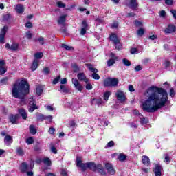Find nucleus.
I'll use <instances>...</instances> for the list:
<instances>
[{
	"label": "nucleus",
	"instance_id": "58836bf2",
	"mask_svg": "<svg viewBox=\"0 0 176 176\" xmlns=\"http://www.w3.org/2000/svg\"><path fill=\"white\" fill-rule=\"evenodd\" d=\"M50 151L54 155H57V148H56L54 144H51Z\"/></svg>",
	"mask_w": 176,
	"mask_h": 176
},
{
	"label": "nucleus",
	"instance_id": "bb28decb",
	"mask_svg": "<svg viewBox=\"0 0 176 176\" xmlns=\"http://www.w3.org/2000/svg\"><path fill=\"white\" fill-rule=\"evenodd\" d=\"M16 11L17 13H23L24 12V7L23 5L18 4L16 7Z\"/></svg>",
	"mask_w": 176,
	"mask_h": 176
},
{
	"label": "nucleus",
	"instance_id": "7c9ffc66",
	"mask_svg": "<svg viewBox=\"0 0 176 176\" xmlns=\"http://www.w3.org/2000/svg\"><path fill=\"white\" fill-rule=\"evenodd\" d=\"M111 94H112V92L110 91H107L104 94L103 98L104 101H108V99L109 98V96H111Z\"/></svg>",
	"mask_w": 176,
	"mask_h": 176
},
{
	"label": "nucleus",
	"instance_id": "8fccbe9b",
	"mask_svg": "<svg viewBox=\"0 0 176 176\" xmlns=\"http://www.w3.org/2000/svg\"><path fill=\"white\" fill-rule=\"evenodd\" d=\"M73 71L74 72H79V67L76 64L72 65Z\"/></svg>",
	"mask_w": 176,
	"mask_h": 176
},
{
	"label": "nucleus",
	"instance_id": "ddd939ff",
	"mask_svg": "<svg viewBox=\"0 0 176 176\" xmlns=\"http://www.w3.org/2000/svg\"><path fill=\"white\" fill-rule=\"evenodd\" d=\"M105 167L106 169L107 170V173L110 174V175H113V174L116 173L112 164L107 163L105 164Z\"/></svg>",
	"mask_w": 176,
	"mask_h": 176
},
{
	"label": "nucleus",
	"instance_id": "a211bd4d",
	"mask_svg": "<svg viewBox=\"0 0 176 176\" xmlns=\"http://www.w3.org/2000/svg\"><path fill=\"white\" fill-rule=\"evenodd\" d=\"M142 162L144 166H149L151 164V160H149V157L146 155H143L142 157Z\"/></svg>",
	"mask_w": 176,
	"mask_h": 176
},
{
	"label": "nucleus",
	"instance_id": "f3484780",
	"mask_svg": "<svg viewBox=\"0 0 176 176\" xmlns=\"http://www.w3.org/2000/svg\"><path fill=\"white\" fill-rule=\"evenodd\" d=\"M139 118L140 119V124H142V126H145L146 124L149 123V120L148 119V118H145L142 115H140Z\"/></svg>",
	"mask_w": 176,
	"mask_h": 176
},
{
	"label": "nucleus",
	"instance_id": "e2e57ef3",
	"mask_svg": "<svg viewBox=\"0 0 176 176\" xmlns=\"http://www.w3.org/2000/svg\"><path fill=\"white\" fill-rule=\"evenodd\" d=\"M130 127H131V129H137L138 127V126L137 125V124H135L134 122H131Z\"/></svg>",
	"mask_w": 176,
	"mask_h": 176
},
{
	"label": "nucleus",
	"instance_id": "b1692460",
	"mask_svg": "<svg viewBox=\"0 0 176 176\" xmlns=\"http://www.w3.org/2000/svg\"><path fill=\"white\" fill-rule=\"evenodd\" d=\"M38 64H39V60L34 59L32 65V71H35L36 68H38Z\"/></svg>",
	"mask_w": 176,
	"mask_h": 176
},
{
	"label": "nucleus",
	"instance_id": "c03bdc74",
	"mask_svg": "<svg viewBox=\"0 0 176 176\" xmlns=\"http://www.w3.org/2000/svg\"><path fill=\"white\" fill-rule=\"evenodd\" d=\"M144 34H145V29L144 28H140L138 30V35L139 36H142V35H144Z\"/></svg>",
	"mask_w": 176,
	"mask_h": 176
},
{
	"label": "nucleus",
	"instance_id": "c9c22d12",
	"mask_svg": "<svg viewBox=\"0 0 176 176\" xmlns=\"http://www.w3.org/2000/svg\"><path fill=\"white\" fill-rule=\"evenodd\" d=\"M10 122L13 124L16 123L17 122V116L11 115L10 116Z\"/></svg>",
	"mask_w": 176,
	"mask_h": 176
},
{
	"label": "nucleus",
	"instance_id": "c756f323",
	"mask_svg": "<svg viewBox=\"0 0 176 176\" xmlns=\"http://www.w3.org/2000/svg\"><path fill=\"white\" fill-rule=\"evenodd\" d=\"M65 15H63L59 17V19H58V24H64V23H65Z\"/></svg>",
	"mask_w": 176,
	"mask_h": 176
},
{
	"label": "nucleus",
	"instance_id": "69168bd1",
	"mask_svg": "<svg viewBox=\"0 0 176 176\" xmlns=\"http://www.w3.org/2000/svg\"><path fill=\"white\" fill-rule=\"evenodd\" d=\"M160 17H166V11L162 10L160 12Z\"/></svg>",
	"mask_w": 176,
	"mask_h": 176
},
{
	"label": "nucleus",
	"instance_id": "393cba45",
	"mask_svg": "<svg viewBox=\"0 0 176 176\" xmlns=\"http://www.w3.org/2000/svg\"><path fill=\"white\" fill-rule=\"evenodd\" d=\"M16 154L19 155V156H24V149L21 147H17L16 149Z\"/></svg>",
	"mask_w": 176,
	"mask_h": 176
},
{
	"label": "nucleus",
	"instance_id": "a18cd8bd",
	"mask_svg": "<svg viewBox=\"0 0 176 176\" xmlns=\"http://www.w3.org/2000/svg\"><path fill=\"white\" fill-rule=\"evenodd\" d=\"M122 63L124 65H126V67H130V65H131V63L129 61V59L124 58L122 60Z\"/></svg>",
	"mask_w": 176,
	"mask_h": 176
},
{
	"label": "nucleus",
	"instance_id": "6ab92c4d",
	"mask_svg": "<svg viewBox=\"0 0 176 176\" xmlns=\"http://www.w3.org/2000/svg\"><path fill=\"white\" fill-rule=\"evenodd\" d=\"M175 31V27L174 25H169L166 29H165L164 32L165 34H171Z\"/></svg>",
	"mask_w": 176,
	"mask_h": 176
},
{
	"label": "nucleus",
	"instance_id": "49530a36",
	"mask_svg": "<svg viewBox=\"0 0 176 176\" xmlns=\"http://www.w3.org/2000/svg\"><path fill=\"white\" fill-rule=\"evenodd\" d=\"M26 143L28 144V145H31V144H34V138H32V137L28 138L26 140Z\"/></svg>",
	"mask_w": 176,
	"mask_h": 176
},
{
	"label": "nucleus",
	"instance_id": "72a5a7b5",
	"mask_svg": "<svg viewBox=\"0 0 176 176\" xmlns=\"http://www.w3.org/2000/svg\"><path fill=\"white\" fill-rule=\"evenodd\" d=\"M126 159H127V156L123 153H121L118 155V160H120V162H124Z\"/></svg>",
	"mask_w": 176,
	"mask_h": 176
},
{
	"label": "nucleus",
	"instance_id": "aec40b11",
	"mask_svg": "<svg viewBox=\"0 0 176 176\" xmlns=\"http://www.w3.org/2000/svg\"><path fill=\"white\" fill-rule=\"evenodd\" d=\"M19 113L22 116V118L25 120L28 117V115L27 114V111L25 109L21 108L19 109Z\"/></svg>",
	"mask_w": 176,
	"mask_h": 176
},
{
	"label": "nucleus",
	"instance_id": "e433bc0d",
	"mask_svg": "<svg viewBox=\"0 0 176 176\" xmlns=\"http://www.w3.org/2000/svg\"><path fill=\"white\" fill-rule=\"evenodd\" d=\"M30 130L31 134H32L33 135H35V134H36V129H35V126L34 125L30 126Z\"/></svg>",
	"mask_w": 176,
	"mask_h": 176
},
{
	"label": "nucleus",
	"instance_id": "603ef678",
	"mask_svg": "<svg viewBox=\"0 0 176 176\" xmlns=\"http://www.w3.org/2000/svg\"><path fill=\"white\" fill-rule=\"evenodd\" d=\"M165 163H166L167 164H168V163H170L171 162V158H170V157L168 156V155H165V160H164Z\"/></svg>",
	"mask_w": 176,
	"mask_h": 176
},
{
	"label": "nucleus",
	"instance_id": "2eb2a0df",
	"mask_svg": "<svg viewBox=\"0 0 176 176\" xmlns=\"http://www.w3.org/2000/svg\"><path fill=\"white\" fill-rule=\"evenodd\" d=\"M77 78L80 80V82H85V83H88L89 82V80L86 78V74H85V73H79L77 75Z\"/></svg>",
	"mask_w": 176,
	"mask_h": 176
},
{
	"label": "nucleus",
	"instance_id": "79ce46f5",
	"mask_svg": "<svg viewBox=\"0 0 176 176\" xmlns=\"http://www.w3.org/2000/svg\"><path fill=\"white\" fill-rule=\"evenodd\" d=\"M116 60H115V59H113V58L109 59V60H107V65H108L109 67H112V65H113V64H115Z\"/></svg>",
	"mask_w": 176,
	"mask_h": 176
},
{
	"label": "nucleus",
	"instance_id": "bf43d9fd",
	"mask_svg": "<svg viewBox=\"0 0 176 176\" xmlns=\"http://www.w3.org/2000/svg\"><path fill=\"white\" fill-rule=\"evenodd\" d=\"M135 25L136 27H142V22L140 21H135Z\"/></svg>",
	"mask_w": 176,
	"mask_h": 176
},
{
	"label": "nucleus",
	"instance_id": "f8f14e48",
	"mask_svg": "<svg viewBox=\"0 0 176 176\" xmlns=\"http://www.w3.org/2000/svg\"><path fill=\"white\" fill-rule=\"evenodd\" d=\"M87 28H89V25L87 24V22H86L85 20L82 21V28L80 30L81 35H85L86 31H87Z\"/></svg>",
	"mask_w": 176,
	"mask_h": 176
},
{
	"label": "nucleus",
	"instance_id": "f257e3e1",
	"mask_svg": "<svg viewBox=\"0 0 176 176\" xmlns=\"http://www.w3.org/2000/svg\"><path fill=\"white\" fill-rule=\"evenodd\" d=\"M168 94L163 88L151 87L144 93V99L141 101V107L143 111L153 113L163 108L167 102Z\"/></svg>",
	"mask_w": 176,
	"mask_h": 176
},
{
	"label": "nucleus",
	"instance_id": "4be33fe9",
	"mask_svg": "<svg viewBox=\"0 0 176 176\" xmlns=\"http://www.w3.org/2000/svg\"><path fill=\"white\" fill-rule=\"evenodd\" d=\"M142 50H143L142 47H139L138 48H131V54H138V53H141Z\"/></svg>",
	"mask_w": 176,
	"mask_h": 176
},
{
	"label": "nucleus",
	"instance_id": "09e8293b",
	"mask_svg": "<svg viewBox=\"0 0 176 176\" xmlns=\"http://www.w3.org/2000/svg\"><path fill=\"white\" fill-rule=\"evenodd\" d=\"M9 19H10V14H6L3 16V21H8Z\"/></svg>",
	"mask_w": 176,
	"mask_h": 176
},
{
	"label": "nucleus",
	"instance_id": "412c9836",
	"mask_svg": "<svg viewBox=\"0 0 176 176\" xmlns=\"http://www.w3.org/2000/svg\"><path fill=\"white\" fill-rule=\"evenodd\" d=\"M4 142L8 146L10 145V144H12V142H13V137L10 136V135H6L4 139Z\"/></svg>",
	"mask_w": 176,
	"mask_h": 176
},
{
	"label": "nucleus",
	"instance_id": "052dcab7",
	"mask_svg": "<svg viewBox=\"0 0 176 176\" xmlns=\"http://www.w3.org/2000/svg\"><path fill=\"white\" fill-rule=\"evenodd\" d=\"M40 45H45V38L43 37H40L38 39Z\"/></svg>",
	"mask_w": 176,
	"mask_h": 176
},
{
	"label": "nucleus",
	"instance_id": "a878e982",
	"mask_svg": "<svg viewBox=\"0 0 176 176\" xmlns=\"http://www.w3.org/2000/svg\"><path fill=\"white\" fill-rule=\"evenodd\" d=\"M59 91H60V93L68 94V93H69V89L67 87H65V85H61L60 89L59 90Z\"/></svg>",
	"mask_w": 176,
	"mask_h": 176
},
{
	"label": "nucleus",
	"instance_id": "a19ab883",
	"mask_svg": "<svg viewBox=\"0 0 176 176\" xmlns=\"http://www.w3.org/2000/svg\"><path fill=\"white\" fill-rule=\"evenodd\" d=\"M34 57L36 60H39V58H42V57H43V54L42 52H37L34 54Z\"/></svg>",
	"mask_w": 176,
	"mask_h": 176
},
{
	"label": "nucleus",
	"instance_id": "423d86ee",
	"mask_svg": "<svg viewBox=\"0 0 176 176\" xmlns=\"http://www.w3.org/2000/svg\"><path fill=\"white\" fill-rule=\"evenodd\" d=\"M116 97L118 101H119L122 104H123V102H124L126 100H127L126 98V95H124V92H123V91H121V90H118L116 92Z\"/></svg>",
	"mask_w": 176,
	"mask_h": 176
},
{
	"label": "nucleus",
	"instance_id": "cd10ccee",
	"mask_svg": "<svg viewBox=\"0 0 176 176\" xmlns=\"http://www.w3.org/2000/svg\"><path fill=\"white\" fill-rule=\"evenodd\" d=\"M36 118L37 120H41V122H43V120H45L46 116H45L43 114H41V113H37L36 115Z\"/></svg>",
	"mask_w": 176,
	"mask_h": 176
},
{
	"label": "nucleus",
	"instance_id": "c85d7f7f",
	"mask_svg": "<svg viewBox=\"0 0 176 176\" xmlns=\"http://www.w3.org/2000/svg\"><path fill=\"white\" fill-rule=\"evenodd\" d=\"M43 162L44 163V164H46V166L52 165V161L49 157H45L44 159H43Z\"/></svg>",
	"mask_w": 176,
	"mask_h": 176
},
{
	"label": "nucleus",
	"instance_id": "13d9d810",
	"mask_svg": "<svg viewBox=\"0 0 176 176\" xmlns=\"http://www.w3.org/2000/svg\"><path fill=\"white\" fill-rule=\"evenodd\" d=\"M44 120H47V122H52L53 116H45V118Z\"/></svg>",
	"mask_w": 176,
	"mask_h": 176
},
{
	"label": "nucleus",
	"instance_id": "5fc2aeb1",
	"mask_svg": "<svg viewBox=\"0 0 176 176\" xmlns=\"http://www.w3.org/2000/svg\"><path fill=\"white\" fill-rule=\"evenodd\" d=\"M115 45H116V49H118V50H120V49H122V44H120V41H119L117 43H115Z\"/></svg>",
	"mask_w": 176,
	"mask_h": 176
},
{
	"label": "nucleus",
	"instance_id": "f704fd0d",
	"mask_svg": "<svg viewBox=\"0 0 176 176\" xmlns=\"http://www.w3.org/2000/svg\"><path fill=\"white\" fill-rule=\"evenodd\" d=\"M17 49H19V43H12L10 47V50L16 51L17 50Z\"/></svg>",
	"mask_w": 176,
	"mask_h": 176
},
{
	"label": "nucleus",
	"instance_id": "0eeeda50",
	"mask_svg": "<svg viewBox=\"0 0 176 176\" xmlns=\"http://www.w3.org/2000/svg\"><path fill=\"white\" fill-rule=\"evenodd\" d=\"M38 106H36V101L34 98V96L29 99V112H33L35 109H38Z\"/></svg>",
	"mask_w": 176,
	"mask_h": 176
},
{
	"label": "nucleus",
	"instance_id": "864d4df0",
	"mask_svg": "<svg viewBox=\"0 0 176 176\" xmlns=\"http://www.w3.org/2000/svg\"><path fill=\"white\" fill-rule=\"evenodd\" d=\"M34 165H35V162H34V160H31L30 162V166H29L30 170H32V168H34Z\"/></svg>",
	"mask_w": 176,
	"mask_h": 176
},
{
	"label": "nucleus",
	"instance_id": "2f4dec72",
	"mask_svg": "<svg viewBox=\"0 0 176 176\" xmlns=\"http://www.w3.org/2000/svg\"><path fill=\"white\" fill-rule=\"evenodd\" d=\"M36 92L37 96H41L43 93V88L41 86L36 87Z\"/></svg>",
	"mask_w": 176,
	"mask_h": 176
},
{
	"label": "nucleus",
	"instance_id": "680f3d73",
	"mask_svg": "<svg viewBox=\"0 0 176 176\" xmlns=\"http://www.w3.org/2000/svg\"><path fill=\"white\" fill-rule=\"evenodd\" d=\"M43 74H45V75H47V74H49V72H50V69H49V67H45L43 70Z\"/></svg>",
	"mask_w": 176,
	"mask_h": 176
},
{
	"label": "nucleus",
	"instance_id": "4468645a",
	"mask_svg": "<svg viewBox=\"0 0 176 176\" xmlns=\"http://www.w3.org/2000/svg\"><path fill=\"white\" fill-rule=\"evenodd\" d=\"M19 169L21 173H28V171H30V170L27 162H23L20 165Z\"/></svg>",
	"mask_w": 176,
	"mask_h": 176
},
{
	"label": "nucleus",
	"instance_id": "4d7b16f0",
	"mask_svg": "<svg viewBox=\"0 0 176 176\" xmlns=\"http://www.w3.org/2000/svg\"><path fill=\"white\" fill-rule=\"evenodd\" d=\"M56 5L58 6V8H65V4H64L63 2L61 1H58L56 3Z\"/></svg>",
	"mask_w": 176,
	"mask_h": 176
},
{
	"label": "nucleus",
	"instance_id": "4c0bfd02",
	"mask_svg": "<svg viewBox=\"0 0 176 176\" xmlns=\"http://www.w3.org/2000/svg\"><path fill=\"white\" fill-rule=\"evenodd\" d=\"M69 126H70L71 129H72V130H74L75 128L76 127V122H75V121L72 120V121H70L69 122Z\"/></svg>",
	"mask_w": 176,
	"mask_h": 176
},
{
	"label": "nucleus",
	"instance_id": "20e7f679",
	"mask_svg": "<svg viewBox=\"0 0 176 176\" xmlns=\"http://www.w3.org/2000/svg\"><path fill=\"white\" fill-rule=\"evenodd\" d=\"M105 87H116L119 85V80L116 78H107L104 81Z\"/></svg>",
	"mask_w": 176,
	"mask_h": 176
},
{
	"label": "nucleus",
	"instance_id": "5701e85b",
	"mask_svg": "<svg viewBox=\"0 0 176 176\" xmlns=\"http://www.w3.org/2000/svg\"><path fill=\"white\" fill-rule=\"evenodd\" d=\"M110 39L113 42L114 44L119 43V41H120L118 38V36H116L115 34L110 35Z\"/></svg>",
	"mask_w": 176,
	"mask_h": 176
},
{
	"label": "nucleus",
	"instance_id": "9b49d317",
	"mask_svg": "<svg viewBox=\"0 0 176 176\" xmlns=\"http://www.w3.org/2000/svg\"><path fill=\"white\" fill-rule=\"evenodd\" d=\"M162 166L159 164H155L154 169H153V173L155 176H162Z\"/></svg>",
	"mask_w": 176,
	"mask_h": 176
},
{
	"label": "nucleus",
	"instance_id": "ea45409f",
	"mask_svg": "<svg viewBox=\"0 0 176 176\" xmlns=\"http://www.w3.org/2000/svg\"><path fill=\"white\" fill-rule=\"evenodd\" d=\"M163 66L164 67V68L167 69V68H170V67H171V63L170 61L168 60H165L163 63Z\"/></svg>",
	"mask_w": 176,
	"mask_h": 176
},
{
	"label": "nucleus",
	"instance_id": "6e6552de",
	"mask_svg": "<svg viewBox=\"0 0 176 176\" xmlns=\"http://www.w3.org/2000/svg\"><path fill=\"white\" fill-rule=\"evenodd\" d=\"M6 32H8V26H4L0 34V43H5V35H6Z\"/></svg>",
	"mask_w": 176,
	"mask_h": 176
},
{
	"label": "nucleus",
	"instance_id": "37998d69",
	"mask_svg": "<svg viewBox=\"0 0 176 176\" xmlns=\"http://www.w3.org/2000/svg\"><path fill=\"white\" fill-rule=\"evenodd\" d=\"M61 47H63V49H65V50H73L74 48L71 46H69L66 44H62L61 45Z\"/></svg>",
	"mask_w": 176,
	"mask_h": 176
},
{
	"label": "nucleus",
	"instance_id": "774afa93",
	"mask_svg": "<svg viewBox=\"0 0 176 176\" xmlns=\"http://www.w3.org/2000/svg\"><path fill=\"white\" fill-rule=\"evenodd\" d=\"M170 13H172L174 19H176V10H170Z\"/></svg>",
	"mask_w": 176,
	"mask_h": 176
},
{
	"label": "nucleus",
	"instance_id": "6e6d98bb",
	"mask_svg": "<svg viewBox=\"0 0 176 176\" xmlns=\"http://www.w3.org/2000/svg\"><path fill=\"white\" fill-rule=\"evenodd\" d=\"M27 39H31V38H32V33H31V32L28 31L26 32V35H25Z\"/></svg>",
	"mask_w": 176,
	"mask_h": 176
},
{
	"label": "nucleus",
	"instance_id": "dca6fc26",
	"mask_svg": "<svg viewBox=\"0 0 176 176\" xmlns=\"http://www.w3.org/2000/svg\"><path fill=\"white\" fill-rule=\"evenodd\" d=\"M129 8L133 10H137V8H138L137 0H130Z\"/></svg>",
	"mask_w": 176,
	"mask_h": 176
},
{
	"label": "nucleus",
	"instance_id": "39448f33",
	"mask_svg": "<svg viewBox=\"0 0 176 176\" xmlns=\"http://www.w3.org/2000/svg\"><path fill=\"white\" fill-rule=\"evenodd\" d=\"M85 66L88 68L89 71H91V72H94V74H92V76H91L94 79H96V80L100 79V75L97 74L98 72V70L97 69L94 68V67H93L92 65L89 63H86Z\"/></svg>",
	"mask_w": 176,
	"mask_h": 176
},
{
	"label": "nucleus",
	"instance_id": "f03ea898",
	"mask_svg": "<svg viewBox=\"0 0 176 176\" xmlns=\"http://www.w3.org/2000/svg\"><path fill=\"white\" fill-rule=\"evenodd\" d=\"M12 96L14 98H20L21 105H24V96L30 93V85L28 82L25 80H21V82L16 81L12 87Z\"/></svg>",
	"mask_w": 176,
	"mask_h": 176
},
{
	"label": "nucleus",
	"instance_id": "473e14b6",
	"mask_svg": "<svg viewBox=\"0 0 176 176\" xmlns=\"http://www.w3.org/2000/svg\"><path fill=\"white\" fill-rule=\"evenodd\" d=\"M9 80V77H5L3 78H2L0 80V84L3 86V85H8V82Z\"/></svg>",
	"mask_w": 176,
	"mask_h": 176
},
{
	"label": "nucleus",
	"instance_id": "0e129e2a",
	"mask_svg": "<svg viewBox=\"0 0 176 176\" xmlns=\"http://www.w3.org/2000/svg\"><path fill=\"white\" fill-rule=\"evenodd\" d=\"M169 95L170 96V97H174V96H175V92L174 91V88L170 89Z\"/></svg>",
	"mask_w": 176,
	"mask_h": 176
},
{
	"label": "nucleus",
	"instance_id": "7ed1b4c3",
	"mask_svg": "<svg viewBox=\"0 0 176 176\" xmlns=\"http://www.w3.org/2000/svg\"><path fill=\"white\" fill-rule=\"evenodd\" d=\"M76 162L77 167L81 168L82 171H86L87 168H89V170H91L92 171L100 173L101 175H105V174H107V172H105V170H104V168L101 164L96 165L93 162L83 163L79 157L76 158Z\"/></svg>",
	"mask_w": 176,
	"mask_h": 176
},
{
	"label": "nucleus",
	"instance_id": "de8ad7c7",
	"mask_svg": "<svg viewBox=\"0 0 176 176\" xmlns=\"http://www.w3.org/2000/svg\"><path fill=\"white\" fill-rule=\"evenodd\" d=\"M60 79H61V76L59 75L54 79L52 82L53 85H57L60 82Z\"/></svg>",
	"mask_w": 176,
	"mask_h": 176
},
{
	"label": "nucleus",
	"instance_id": "3c124183",
	"mask_svg": "<svg viewBox=\"0 0 176 176\" xmlns=\"http://www.w3.org/2000/svg\"><path fill=\"white\" fill-rule=\"evenodd\" d=\"M86 89L87 90H91V89H93V86L91 85V84H90V81L88 80L87 82H86Z\"/></svg>",
	"mask_w": 176,
	"mask_h": 176
},
{
	"label": "nucleus",
	"instance_id": "9d476101",
	"mask_svg": "<svg viewBox=\"0 0 176 176\" xmlns=\"http://www.w3.org/2000/svg\"><path fill=\"white\" fill-rule=\"evenodd\" d=\"M6 63L4 60H0V75H3L6 74Z\"/></svg>",
	"mask_w": 176,
	"mask_h": 176
},
{
	"label": "nucleus",
	"instance_id": "1a4fd4ad",
	"mask_svg": "<svg viewBox=\"0 0 176 176\" xmlns=\"http://www.w3.org/2000/svg\"><path fill=\"white\" fill-rule=\"evenodd\" d=\"M72 82L74 85V87H76V89L78 90V91H82L83 90V86H82V85L79 83V80H78L76 78H73Z\"/></svg>",
	"mask_w": 176,
	"mask_h": 176
},
{
	"label": "nucleus",
	"instance_id": "338daca9",
	"mask_svg": "<svg viewBox=\"0 0 176 176\" xmlns=\"http://www.w3.org/2000/svg\"><path fill=\"white\" fill-rule=\"evenodd\" d=\"M110 57L111 58H113V60H118V56H116L115 54H113V53L110 54Z\"/></svg>",
	"mask_w": 176,
	"mask_h": 176
}]
</instances>
